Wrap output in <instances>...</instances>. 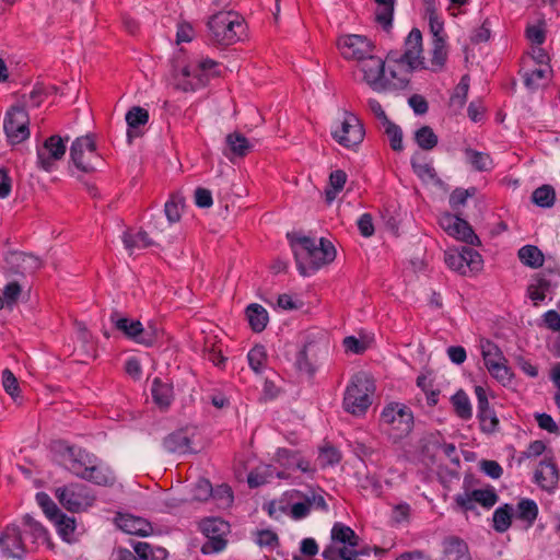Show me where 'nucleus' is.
Here are the masks:
<instances>
[{"label":"nucleus","mask_w":560,"mask_h":560,"mask_svg":"<svg viewBox=\"0 0 560 560\" xmlns=\"http://www.w3.org/2000/svg\"><path fill=\"white\" fill-rule=\"evenodd\" d=\"M277 463L284 469H299L303 472H313L311 463L301 457L300 453L289 448H278L276 453Z\"/></svg>","instance_id":"5701e85b"},{"label":"nucleus","mask_w":560,"mask_h":560,"mask_svg":"<svg viewBox=\"0 0 560 560\" xmlns=\"http://www.w3.org/2000/svg\"><path fill=\"white\" fill-rule=\"evenodd\" d=\"M468 90H469V77L464 75L460 79L457 86L455 88L453 95L451 96L452 104L463 107L467 100Z\"/></svg>","instance_id":"052dcab7"},{"label":"nucleus","mask_w":560,"mask_h":560,"mask_svg":"<svg viewBox=\"0 0 560 560\" xmlns=\"http://www.w3.org/2000/svg\"><path fill=\"white\" fill-rule=\"evenodd\" d=\"M27 546L16 524H9L0 534V548L7 557L22 559L28 551Z\"/></svg>","instance_id":"a211bd4d"},{"label":"nucleus","mask_w":560,"mask_h":560,"mask_svg":"<svg viewBox=\"0 0 560 560\" xmlns=\"http://www.w3.org/2000/svg\"><path fill=\"white\" fill-rule=\"evenodd\" d=\"M451 401L453 404L455 413L463 420H469L472 416L471 405L467 394L459 389L456 392Z\"/></svg>","instance_id":"c03bdc74"},{"label":"nucleus","mask_w":560,"mask_h":560,"mask_svg":"<svg viewBox=\"0 0 560 560\" xmlns=\"http://www.w3.org/2000/svg\"><path fill=\"white\" fill-rule=\"evenodd\" d=\"M551 72L552 70L549 65L539 66V68L524 73V83L529 89H537L544 81H547L550 78Z\"/></svg>","instance_id":"79ce46f5"},{"label":"nucleus","mask_w":560,"mask_h":560,"mask_svg":"<svg viewBox=\"0 0 560 560\" xmlns=\"http://www.w3.org/2000/svg\"><path fill=\"white\" fill-rule=\"evenodd\" d=\"M318 460L323 468L335 466L341 460V453L331 445H325L319 450Z\"/></svg>","instance_id":"5fc2aeb1"},{"label":"nucleus","mask_w":560,"mask_h":560,"mask_svg":"<svg viewBox=\"0 0 560 560\" xmlns=\"http://www.w3.org/2000/svg\"><path fill=\"white\" fill-rule=\"evenodd\" d=\"M246 317L250 328L255 332L262 331L269 322L268 312L264 306L257 303L249 304L246 307Z\"/></svg>","instance_id":"473e14b6"},{"label":"nucleus","mask_w":560,"mask_h":560,"mask_svg":"<svg viewBox=\"0 0 560 560\" xmlns=\"http://www.w3.org/2000/svg\"><path fill=\"white\" fill-rule=\"evenodd\" d=\"M442 560H471L468 545L456 536L446 537L443 542Z\"/></svg>","instance_id":"393cba45"},{"label":"nucleus","mask_w":560,"mask_h":560,"mask_svg":"<svg viewBox=\"0 0 560 560\" xmlns=\"http://www.w3.org/2000/svg\"><path fill=\"white\" fill-rule=\"evenodd\" d=\"M481 354L487 370L495 380L503 384L511 381L512 373L506 364L508 360L495 343L490 340L482 341Z\"/></svg>","instance_id":"ddd939ff"},{"label":"nucleus","mask_w":560,"mask_h":560,"mask_svg":"<svg viewBox=\"0 0 560 560\" xmlns=\"http://www.w3.org/2000/svg\"><path fill=\"white\" fill-rule=\"evenodd\" d=\"M378 4V10L375 13V19L385 31L392 27L394 2L395 0H375Z\"/></svg>","instance_id":"49530a36"},{"label":"nucleus","mask_w":560,"mask_h":560,"mask_svg":"<svg viewBox=\"0 0 560 560\" xmlns=\"http://www.w3.org/2000/svg\"><path fill=\"white\" fill-rule=\"evenodd\" d=\"M535 481L546 490H551L558 482V467L552 459H544L535 471Z\"/></svg>","instance_id":"a878e982"},{"label":"nucleus","mask_w":560,"mask_h":560,"mask_svg":"<svg viewBox=\"0 0 560 560\" xmlns=\"http://www.w3.org/2000/svg\"><path fill=\"white\" fill-rule=\"evenodd\" d=\"M413 424L412 410L399 401L386 404L380 413L378 425L381 432L395 444L401 442L412 432Z\"/></svg>","instance_id":"39448f33"},{"label":"nucleus","mask_w":560,"mask_h":560,"mask_svg":"<svg viewBox=\"0 0 560 560\" xmlns=\"http://www.w3.org/2000/svg\"><path fill=\"white\" fill-rule=\"evenodd\" d=\"M423 59L422 34L418 28H412L405 39L404 52H387L382 93L407 89L412 72L423 67Z\"/></svg>","instance_id":"f257e3e1"},{"label":"nucleus","mask_w":560,"mask_h":560,"mask_svg":"<svg viewBox=\"0 0 560 560\" xmlns=\"http://www.w3.org/2000/svg\"><path fill=\"white\" fill-rule=\"evenodd\" d=\"M211 498L217 502L220 508H229L233 503V491L228 485H220L212 488Z\"/></svg>","instance_id":"6e6d98bb"},{"label":"nucleus","mask_w":560,"mask_h":560,"mask_svg":"<svg viewBox=\"0 0 560 560\" xmlns=\"http://www.w3.org/2000/svg\"><path fill=\"white\" fill-rule=\"evenodd\" d=\"M109 320L127 339L139 345L149 342V339L142 338V323L140 320L122 316L118 311L112 312Z\"/></svg>","instance_id":"412c9836"},{"label":"nucleus","mask_w":560,"mask_h":560,"mask_svg":"<svg viewBox=\"0 0 560 560\" xmlns=\"http://www.w3.org/2000/svg\"><path fill=\"white\" fill-rule=\"evenodd\" d=\"M338 48L346 59L361 61L375 50L374 44L363 35H343L338 39Z\"/></svg>","instance_id":"2eb2a0df"},{"label":"nucleus","mask_w":560,"mask_h":560,"mask_svg":"<svg viewBox=\"0 0 560 560\" xmlns=\"http://www.w3.org/2000/svg\"><path fill=\"white\" fill-rule=\"evenodd\" d=\"M465 156L467 162L477 172H488L493 168V161L490 154L480 152L470 148L465 149Z\"/></svg>","instance_id":"72a5a7b5"},{"label":"nucleus","mask_w":560,"mask_h":560,"mask_svg":"<svg viewBox=\"0 0 560 560\" xmlns=\"http://www.w3.org/2000/svg\"><path fill=\"white\" fill-rule=\"evenodd\" d=\"M30 117L21 106H12L5 114L3 129L11 144H19L30 137Z\"/></svg>","instance_id":"f8f14e48"},{"label":"nucleus","mask_w":560,"mask_h":560,"mask_svg":"<svg viewBox=\"0 0 560 560\" xmlns=\"http://www.w3.org/2000/svg\"><path fill=\"white\" fill-rule=\"evenodd\" d=\"M184 207L183 200L177 197H172L164 207V212L171 223L178 222Z\"/></svg>","instance_id":"680f3d73"},{"label":"nucleus","mask_w":560,"mask_h":560,"mask_svg":"<svg viewBox=\"0 0 560 560\" xmlns=\"http://www.w3.org/2000/svg\"><path fill=\"white\" fill-rule=\"evenodd\" d=\"M56 497L60 504L70 512H79L92 505L94 498L85 486L71 483L56 490Z\"/></svg>","instance_id":"4468645a"},{"label":"nucleus","mask_w":560,"mask_h":560,"mask_svg":"<svg viewBox=\"0 0 560 560\" xmlns=\"http://www.w3.org/2000/svg\"><path fill=\"white\" fill-rule=\"evenodd\" d=\"M36 502L43 509L44 513L49 520L59 517V513L61 512L47 493L38 492L36 494Z\"/></svg>","instance_id":"13d9d810"},{"label":"nucleus","mask_w":560,"mask_h":560,"mask_svg":"<svg viewBox=\"0 0 560 560\" xmlns=\"http://www.w3.org/2000/svg\"><path fill=\"white\" fill-rule=\"evenodd\" d=\"M116 524L122 532L142 537L149 536L153 530L147 520L130 514H121L116 517Z\"/></svg>","instance_id":"4be33fe9"},{"label":"nucleus","mask_w":560,"mask_h":560,"mask_svg":"<svg viewBox=\"0 0 560 560\" xmlns=\"http://www.w3.org/2000/svg\"><path fill=\"white\" fill-rule=\"evenodd\" d=\"M275 477L284 479L287 478V474L284 471H278L272 465L262 464L248 474L247 482L250 488H257L269 482Z\"/></svg>","instance_id":"cd10ccee"},{"label":"nucleus","mask_w":560,"mask_h":560,"mask_svg":"<svg viewBox=\"0 0 560 560\" xmlns=\"http://www.w3.org/2000/svg\"><path fill=\"white\" fill-rule=\"evenodd\" d=\"M212 495V485L207 479H199L192 488V500L203 502Z\"/></svg>","instance_id":"e2e57ef3"},{"label":"nucleus","mask_w":560,"mask_h":560,"mask_svg":"<svg viewBox=\"0 0 560 560\" xmlns=\"http://www.w3.org/2000/svg\"><path fill=\"white\" fill-rule=\"evenodd\" d=\"M149 120V113L147 109L135 106L131 109H129L126 114V121L128 125V131L127 136L129 140H131L135 137H138L140 133L137 131V129L140 126H144Z\"/></svg>","instance_id":"2f4dec72"},{"label":"nucleus","mask_w":560,"mask_h":560,"mask_svg":"<svg viewBox=\"0 0 560 560\" xmlns=\"http://www.w3.org/2000/svg\"><path fill=\"white\" fill-rule=\"evenodd\" d=\"M23 525L25 527V532L30 534L32 538L31 542L33 545L45 544L48 541L47 529L31 515L26 514L23 516Z\"/></svg>","instance_id":"4c0bfd02"},{"label":"nucleus","mask_w":560,"mask_h":560,"mask_svg":"<svg viewBox=\"0 0 560 560\" xmlns=\"http://www.w3.org/2000/svg\"><path fill=\"white\" fill-rule=\"evenodd\" d=\"M330 536L331 544L328 548L337 549L335 546L338 545L348 548H357L359 546L360 537L350 526H347L343 523H335L331 528Z\"/></svg>","instance_id":"b1692460"},{"label":"nucleus","mask_w":560,"mask_h":560,"mask_svg":"<svg viewBox=\"0 0 560 560\" xmlns=\"http://www.w3.org/2000/svg\"><path fill=\"white\" fill-rule=\"evenodd\" d=\"M292 247L302 276H310L336 258L335 246L323 237L317 242L315 238L301 236L292 242Z\"/></svg>","instance_id":"7ed1b4c3"},{"label":"nucleus","mask_w":560,"mask_h":560,"mask_svg":"<svg viewBox=\"0 0 560 560\" xmlns=\"http://www.w3.org/2000/svg\"><path fill=\"white\" fill-rule=\"evenodd\" d=\"M219 74V63L210 58H203L195 65H185L176 59L173 65V84L183 92H195Z\"/></svg>","instance_id":"20e7f679"},{"label":"nucleus","mask_w":560,"mask_h":560,"mask_svg":"<svg viewBox=\"0 0 560 560\" xmlns=\"http://www.w3.org/2000/svg\"><path fill=\"white\" fill-rule=\"evenodd\" d=\"M556 192L551 185H542L532 194V201L541 208H551L555 205Z\"/></svg>","instance_id":"a18cd8bd"},{"label":"nucleus","mask_w":560,"mask_h":560,"mask_svg":"<svg viewBox=\"0 0 560 560\" xmlns=\"http://www.w3.org/2000/svg\"><path fill=\"white\" fill-rule=\"evenodd\" d=\"M247 360L250 369L255 373H261L265 370L267 353L266 349L261 345H256L247 353Z\"/></svg>","instance_id":"09e8293b"},{"label":"nucleus","mask_w":560,"mask_h":560,"mask_svg":"<svg viewBox=\"0 0 560 560\" xmlns=\"http://www.w3.org/2000/svg\"><path fill=\"white\" fill-rule=\"evenodd\" d=\"M52 521L57 524L58 533L62 539L70 541L75 529L74 520L59 513V517L54 518Z\"/></svg>","instance_id":"bf43d9fd"},{"label":"nucleus","mask_w":560,"mask_h":560,"mask_svg":"<svg viewBox=\"0 0 560 560\" xmlns=\"http://www.w3.org/2000/svg\"><path fill=\"white\" fill-rule=\"evenodd\" d=\"M202 532L208 537V541L202 546L203 553H214L222 551L226 546L224 535L229 532V524L221 518H209L202 523Z\"/></svg>","instance_id":"f3484780"},{"label":"nucleus","mask_w":560,"mask_h":560,"mask_svg":"<svg viewBox=\"0 0 560 560\" xmlns=\"http://www.w3.org/2000/svg\"><path fill=\"white\" fill-rule=\"evenodd\" d=\"M447 59V47L444 37L432 39L431 63L441 68Z\"/></svg>","instance_id":"864d4df0"},{"label":"nucleus","mask_w":560,"mask_h":560,"mask_svg":"<svg viewBox=\"0 0 560 560\" xmlns=\"http://www.w3.org/2000/svg\"><path fill=\"white\" fill-rule=\"evenodd\" d=\"M368 555L365 550L355 548L340 547L339 549L326 548L323 557L329 560H361L360 556Z\"/></svg>","instance_id":"37998d69"},{"label":"nucleus","mask_w":560,"mask_h":560,"mask_svg":"<svg viewBox=\"0 0 560 560\" xmlns=\"http://www.w3.org/2000/svg\"><path fill=\"white\" fill-rule=\"evenodd\" d=\"M476 188H456L450 196V205L453 209L464 206L469 197L475 196Z\"/></svg>","instance_id":"338daca9"},{"label":"nucleus","mask_w":560,"mask_h":560,"mask_svg":"<svg viewBox=\"0 0 560 560\" xmlns=\"http://www.w3.org/2000/svg\"><path fill=\"white\" fill-rule=\"evenodd\" d=\"M444 261L450 269L463 276L481 270L483 265L481 255L468 246L446 250Z\"/></svg>","instance_id":"9b49d317"},{"label":"nucleus","mask_w":560,"mask_h":560,"mask_svg":"<svg viewBox=\"0 0 560 560\" xmlns=\"http://www.w3.org/2000/svg\"><path fill=\"white\" fill-rule=\"evenodd\" d=\"M256 542L260 547L275 548L279 544L278 535L270 529H261L256 534Z\"/></svg>","instance_id":"774afa93"},{"label":"nucleus","mask_w":560,"mask_h":560,"mask_svg":"<svg viewBox=\"0 0 560 560\" xmlns=\"http://www.w3.org/2000/svg\"><path fill=\"white\" fill-rule=\"evenodd\" d=\"M139 560H166L168 552L165 548L154 547L148 542L139 541L133 545Z\"/></svg>","instance_id":"f704fd0d"},{"label":"nucleus","mask_w":560,"mask_h":560,"mask_svg":"<svg viewBox=\"0 0 560 560\" xmlns=\"http://www.w3.org/2000/svg\"><path fill=\"white\" fill-rule=\"evenodd\" d=\"M521 262L530 268H539L542 266L545 257L542 252L535 245H525L517 253Z\"/></svg>","instance_id":"e433bc0d"},{"label":"nucleus","mask_w":560,"mask_h":560,"mask_svg":"<svg viewBox=\"0 0 560 560\" xmlns=\"http://www.w3.org/2000/svg\"><path fill=\"white\" fill-rule=\"evenodd\" d=\"M415 140L417 144L425 151H430L438 144V136L429 126H423L415 132Z\"/></svg>","instance_id":"de8ad7c7"},{"label":"nucleus","mask_w":560,"mask_h":560,"mask_svg":"<svg viewBox=\"0 0 560 560\" xmlns=\"http://www.w3.org/2000/svg\"><path fill=\"white\" fill-rule=\"evenodd\" d=\"M515 515L526 524V527H530L537 518L538 505L532 499H522L517 503Z\"/></svg>","instance_id":"58836bf2"},{"label":"nucleus","mask_w":560,"mask_h":560,"mask_svg":"<svg viewBox=\"0 0 560 560\" xmlns=\"http://www.w3.org/2000/svg\"><path fill=\"white\" fill-rule=\"evenodd\" d=\"M66 150V142L60 136H50L37 148V166L46 172H51L56 162L65 156Z\"/></svg>","instance_id":"dca6fc26"},{"label":"nucleus","mask_w":560,"mask_h":560,"mask_svg":"<svg viewBox=\"0 0 560 560\" xmlns=\"http://www.w3.org/2000/svg\"><path fill=\"white\" fill-rule=\"evenodd\" d=\"M284 497L288 498L289 501L287 515L293 521H301L307 517L312 509H317L324 512L328 511V504L324 497L314 490H311L307 493H303L299 490H292L285 492Z\"/></svg>","instance_id":"1a4fd4ad"},{"label":"nucleus","mask_w":560,"mask_h":560,"mask_svg":"<svg viewBox=\"0 0 560 560\" xmlns=\"http://www.w3.org/2000/svg\"><path fill=\"white\" fill-rule=\"evenodd\" d=\"M70 159L73 165L83 173H93L103 165V159L97 152L93 135L78 137L70 147Z\"/></svg>","instance_id":"6e6552de"},{"label":"nucleus","mask_w":560,"mask_h":560,"mask_svg":"<svg viewBox=\"0 0 560 560\" xmlns=\"http://www.w3.org/2000/svg\"><path fill=\"white\" fill-rule=\"evenodd\" d=\"M331 137L342 147L353 149L364 139L361 120L352 113L343 112L342 118L331 128Z\"/></svg>","instance_id":"9d476101"},{"label":"nucleus","mask_w":560,"mask_h":560,"mask_svg":"<svg viewBox=\"0 0 560 560\" xmlns=\"http://www.w3.org/2000/svg\"><path fill=\"white\" fill-rule=\"evenodd\" d=\"M225 143L226 151L224 152V154L230 161H232L234 156H245L250 150V144L247 138L240 132H233L228 135L225 138Z\"/></svg>","instance_id":"c756f323"},{"label":"nucleus","mask_w":560,"mask_h":560,"mask_svg":"<svg viewBox=\"0 0 560 560\" xmlns=\"http://www.w3.org/2000/svg\"><path fill=\"white\" fill-rule=\"evenodd\" d=\"M550 288L551 283L548 279L538 278L528 287L527 293L529 299L537 305L546 299V294L550 291Z\"/></svg>","instance_id":"8fccbe9b"},{"label":"nucleus","mask_w":560,"mask_h":560,"mask_svg":"<svg viewBox=\"0 0 560 560\" xmlns=\"http://www.w3.org/2000/svg\"><path fill=\"white\" fill-rule=\"evenodd\" d=\"M163 447L170 453H192L191 439L187 430H177L163 440Z\"/></svg>","instance_id":"bb28decb"},{"label":"nucleus","mask_w":560,"mask_h":560,"mask_svg":"<svg viewBox=\"0 0 560 560\" xmlns=\"http://www.w3.org/2000/svg\"><path fill=\"white\" fill-rule=\"evenodd\" d=\"M122 243L129 254H132L137 249H143L152 245V241L149 238L148 233L144 231H138L137 233L125 232L122 235Z\"/></svg>","instance_id":"ea45409f"},{"label":"nucleus","mask_w":560,"mask_h":560,"mask_svg":"<svg viewBox=\"0 0 560 560\" xmlns=\"http://www.w3.org/2000/svg\"><path fill=\"white\" fill-rule=\"evenodd\" d=\"M498 494L493 489L472 490V500L485 509H491L498 502Z\"/></svg>","instance_id":"4d7b16f0"},{"label":"nucleus","mask_w":560,"mask_h":560,"mask_svg":"<svg viewBox=\"0 0 560 560\" xmlns=\"http://www.w3.org/2000/svg\"><path fill=\"white\" fill-rule=\"evenodd\" d=\"M2 385H3L4 390L13 399H16L20 396L18 378L14 376V374L9 369L3 370V372H2Z\"/></svg>","instance_id":"0e129e2a"},{"label":"nucleus","mask_w":560,"mask_h":560,"mask_svg":"<svg viewBox=\"0 0 560 560\" xmlns=\"http://www.w3.org/2000/svg\"><path fill=\"white\" fill-rule=\"evenodd\" d=\"M375 385L365 373L352 376L343 396V408L353 416H363L372 404Z\"/></svg>","instance_id":"423d86ee"},{"label":"nucleus","mask_w":560,"mask_h":560,"mask_svg":"<svg viewBox=\"0 0 560 560\" xmlns=\"http://www.w3.org/2000/svg\"><path fill=\"white\" fill-rule=\"evenodd\" d=\"M152 397L154 402L161 408H167L173 398L172 386L163 383L160 378H154L152 382Z\"/></svg>","instance_id":"c9c22d12"},{"label":"nucleus","mask_w":560,"mask_h":560,"mask_svg":"<svg viewBox=\"0 0 560 560\" xmlns=\"http://www.w3.org/2000/svg\"><path fill=\"white\" fill-rule=\"evenodd\" d=\"M382 127L389 139L390 148L394 151H401L404 148L401 128L389 119L382 124Z\"/></svg>","instance_id":"603ef678"},{"label":"nucleus","mask_w":560,"mask_h":560,"mask_svg":"<svg viewBox=\"0 0 560 560\" xmlns=\"http://www.w3.org/2000/svg\"><path fill=\"white\" fill-rule=\"evenodd\" d=\"M56 456L59 465L78 478L98 486H110L115 481L112 470L80 446L60 444Z\"/></svg>","instance_id":"f03ea898"},{"label":"nucleus","mask_w":560,"mask_h":560,"mask_svg":"<svg viewBox=\"0 0 560 560\" xmlns=\"http://www.w3.org/2000/svg\"><path fill=\"white\" fill-rule=\"evenodd\" d=\"M8 261L12 267H15L13 272L21 275L32 273L42 266V261L38 257L26 253H12Z\"/></svg>","instance_id":"c85d7f7f"},{"label":"nucleus","mask_w":560,"mask_h":560,"mask_svg":"<svg viewBox=\"0 0 560 560\" xmlns=\"http://www.w3.org/2000/svg\"><path fill=\"white\" fill-rule=\"evenodd\" d=\"M347 182V174L342 170H336L329 175L330 188L326 190V199L332 201L336 196L343 189Z\"/></svg>","instance_id":"3c124183"},{"label":"nucleus","mask_w":560,"mask_h":560,"mask_svg":"<svg viewBox=\"0 0 560 560\" xmlns=\"http://www.w3.org/2000/svg\"><path fill=\"white\" fill-rule=\"evenodd\" d=\"M386 62L387 56L383 59L375 56L374 52L359 62L360 71L363 74V81L377 93H382Z\"/></svg>","instance_id":"6ab92c4d"},{"label":"nucleus","mask_w":560,"mask_h":560,"mask_svg":"<svg viewBox=\"0 0 560 560\" xmlns=\"http://www.w3.org/2000/svg\"><path fill=\"white\" fill-rule=\"evenodd\" d=\"M513 509L509 504L499 506L492 515L493 529L498 533L506 532L512 523Z\"/></svg>","instance_id":"a19ab883"},{"label":"nucleus","mask_w":560,"mask_h":560,"mask_svg":"<svg viewBox=\"0 0 560 560\" xmlns=\"http://www.w3.org/2000/svg\"><path fill=\"white\" fill-rule=\"evenodd\" d=\"M440 226L450 235L467 244L479 243L478 236L469 223L452 213H444L439 220Z\"/></svg>","instance_id":"aec40b11"},{"label":"nucleus","mask_w":560,"mask_h":560,"mask_svg":"<svg viewBox=\"0 0 560 560\" xmlns=\"http://www.w3.org/2000/svg\"><path fill=\"white\" fill-rule=\"evenodd\" d=\"M208 27L212 39L229 46L241 39L245 32L244 20L235 12H219L210 18Z\"/></svg>","instance_id":"0eeeda50"},{"label":"nucleus","mask_w":560,"mask_h":560,"mask_svg":"<svg viewBox=\"0 0 560 560\" xmlns=\"http://www.w3.org/2000/svg\"><path fill=\"white\" fill-rule=\"evenodd\" d=\"M22 288L16 281L9 282L2 291V299L8 307H12L19 300Z\"/></svg>","instance_id":"69168bd1"},{"label":"nucleus","mask_w":560,"mask_h":560,"mask_svg":"<svg viewBox=\"0 0 560 560\" xmlns=\"http://www.w3.org/2000/svg\"><path fill=\"white\" fill-rule=\"evenodd\" d=\"M318 345L315 342H307L298 352L295 366L300 372L312 375L315 372L314 361Z\"/></svg>","instance_id":"7c9ffc66"}]
</instances>
